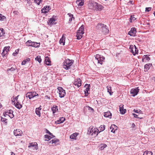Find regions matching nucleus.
<instances>
[{"instance_id":"1","label":"nucleus","mask_w":155,"mask_h":155,"mask_svg":"<svg viewBox=\"0 0 155 155\" xmlns=\"http://www.w3.org/2000/svg\"><path fill=\"white\" fill-rule=\"evenodd\" d=\"M89 7L90 8L96 11H101L104 8L103 6L101 5L94 2L90 4Z\"/></svg>"},{"instance_id":"2","label":"nucleus","mask_w":155,"mask_h":155,"mask_svg":"<svg viewBox=\"0 0 155 155\" xmlns=\"http://www.w3.org/2000/svg\"><path fill=\"white\" fill-rule=\"evenodd\" d=\"M96 28L97 29L101 31L105 34L108 33L109 31L106 25L100 23L97 24L96 26Z\"/></svg>"},{"instance_id":"3","label":"nucleus","mask_w":155,"mask_h":155,"mask_svg":"<svg viewBox=\"0 0 155 155\" xmlns=\"http://www.w3.org/2000/svg\"><path fill=\"white\" fill-rule=\"evenodd\" d=\"M96 28L97 29L101 31L105 34L108 33L109 31L106 25L100 23L97 24L96 26Z\"/></svg>"},{"instance_id":"4","label":"nucleus","mask_w":155,"mask_h":155,"mask_svg":"<svg viewBox=\"0 0 155 155\" xmlns=\"http://www.w3.org/2000/svg\"><path fill=\"white\" fill-rule=\"evenodd\" d=\"M100 133L99 130L96 128L94 127L93 126L90 127L88 129L87 134L89 135L95 137Z\"/></svg>"},{"instance_id":"5","label":"nucleus","mask_w":155,"mask_h":155,"mask_svg":"<svg viewBox=\"0 0 155 155\" xmlns=\"http://www.w3.org/2000/svg\"><path fill=\"white\" fill-rule=\"evenodd\" d=\"M73 62V60H70L69 59H66L63 63V68L66 70H68L70 68V67L72 65Z\"/></svg>"},{"instance_id":"6","label":"nucleus","mask_w":155,"mask_h":155,"mask_svg":"<svg viewBox=\"0 0 155 155\" xmlns=\"http://www.w3.org/2000/svg\"><path fill=\"white\" fill-rule=\"evenodd\" d=\"M13 111L12 110H9L5 111L3 112V116L7 118L10 117L11 119L13 118L14 117V115L13 114Z\"/></svg>"},{"instance_id":"7","label":"nucleus","mask_w":155,"mask_h":155,"mask_svg":"<svg viewBox=\"0 0 155 155\" xmlns=\"http://www.w3.org/2000/svg\"><path fill=\"white\" fill-rule=\"evenodd\" d=\"M129 48L130 50V51L134 55L138 53V50L135 45H130Z\"/></svg>"},{"instance_id":"8","label":"nucleus","mask_w":155,"mask_h":155,"mask_svg":"<svg viewBox=\"0 0 155 155\" xmlns=\"http://www.w3.org/2000/svg\"><path fill=\"white\" fill-rule=\"evenodd\" d=\"M38 96V94L36 92H28L26 94V97L29 98L30 99Z\"/></svg>"},{"instance_id":"9","label":"nucleus","mask_w":155,"mask_h":155,"mask_svg":"<svg viewBox=\"0 0 155 155\" xmlns=\"http://www.w3.org/2000/svg\"><path fill=\"white\" fill-rule=\"evenodd\" d=\"M58 90L59 91V94L60 97L61 98L64 97L66 94L65 91L63 89V88L61 87H58Z\"/></svg>"},{"instance_id":"10","label":"nucleus","mask_w":155,"mask_h":155,"mask_svg":"<svg viewBox=\"0 0 155 155\" xmlns=\"http://www.w3.org/2000/svg\"><path fill=\"white\" fill-rule=\"evenodd\" d=\"M56 17V16H53L51 18H50L48 21V25H51L55 24L56 23L55 22L57 20L55 18Z\"/></svg>"},{"instance_id":"11","label":"nucleus","mask_w":155,"mask_h":155,"mask_svg":"<svg viewBox=\"0 0 155 155\" xmlns=\"http://www.w3.org/2000/svg\"><path fill=\"white\" fill-rule=\"evenodd\" d=\"M139 91V89L138 87L133 88L130 90V94H132V96H135L137 95Z\"/></svg>"},{"instance_id":"12","label":"nucleus","mask_w":155,"mask_h":155,"mask_svg":"<svg viewBox=\"0 0 155 155\" xmlns=\"http://www.w3.org/2000/svg\"><path fill=\"white\" fill-rule=\"evenodd\" d=\"M90 84H85L84 87L85 88V89L84 90V94L86 96H87L89 94L88 92L90 89Z\"/></svg>"},{"instance_id":"13","label":"nucleus","mask_w":155,"mask_h":155,"mask_svg":"<svg viewBox=\"0 0 155 155\" xmlns=\"http://www.w3.org/2000/svg\"><path fill=\"white\" fill-rule=\"evenodd\" d=\"M31 147H34V149L36 150H37L38 149V144L36 142H32L30 143L29 146H28V147L30 148Z\"/></svg>"},{"instance_id":"14","label":"nucleus","mask_w":155,"mask_h":155,"mask_svg":"<svg viewBox=\"0 0 155 155\" xmlns=\"http://www.w3.org/2000/svg\"><path fill=\"white\" fill-rule=\"evenodd\" d=\"M74 84L78 87L81 86V80L80 79H77L75 80L74 83Z\"/></svg>"},{"instance_id":"15","label":"nucleus","mask_w":155,"mask_h":155,"mask_svg":"<svg viewBox=\"0 0 155 155\" xmlns=\"http://www.w3.org/2000/svg\"><path fill=\"white\" fill-rule=\"evenodd\" d=\"M10 48V46L5 47L3 50V52L2 53V56H5L9 51Z\"/></svg>"},{"instance_id":"16","label":"nucleus","mask_w":155,"mask_h":155,"mask_svg":"<svg viewBox=\"0 0 155 155\" xmlns=\"http://www.w3.org/2000/svg\"><path fill=\"white\" fill-rule=\"evenodd\" d=\"M124 105L121 104L119 106V110L120 113L122 114H125L126 112V110L124 109Z\"/></svg>"},{"instance_id":"17","label":"nucleus","mask_w":155,"mask_h":155,"mask_svg":"<svg viewBox=\"0 0 155 155\" xmlns=\"http://www.w3.org/2000/svg\"><path fill=\"white\" fill-rule=\"evenodd\" d=\"M22 133V131L20 129L14 130V134L16 136H21Z\"/></svg>"},{"instance_id":"18","label":"nucleus","mask_w":155,"mask_h":155,"mask_svg":"<svg viewBox=\"0 0 155 155\" xmlns=\"http://www.w3.org/2000/svg\"><path fill=\"white\" fill-rule=\"evenodd\" d=\"M150 60V58L149 57L148 55H144L142 59V62H147Z\"/></svg>"},{"instance_id":"19","label":"nucleus","mask_w":155,"mask_h":155,"mask_svg":"<svg viewBox=\"0 0 155 155\" xmlns=\"http://www.w3.org/2000/svg\"><path fill=\"white\" fill-rule=\"evenodd\" d=\"M136 29L135 28H131V30L128 32V34L130 36H134L136 33Z\"/></svg>"},{"instance_id":"20","label":"nucleus","mask_w":155,"mask_h":155,"mask_svg":"<svg viewBox=\"0 0 155 155\" xmlns=\"http://www.w3.org/2000/svg\"><path fill=\"white\" fill-rule=\"evenodd\" d=\"M65 120V118L63 117L60 118V119L55 121V123L56 124H60L63 123Z\"/></svg>"},{"instance_id":"21","label":"nucleus","mask_w":155,"mask_h":155,"mask_svg":"<svg viewBox=\"0 0 155 155\" xmlns=\"http://www.w3.org/2000/svg\"><path fill=\"white\" fill-rule=\"evenodd\" d=\"M50 6H47L46 7H44V8L41 9V11L42 12L46 13L48 12L50 10Z\"/></svg>"},{"instance_id":"22","label":"nucleus","mask_w":155,"mask_h":155,"mask_svg":"<svg viewBox=\"0 0 155 155\" xmlns=\"http://www.w3.org/2000/svg\"><path fill=\"white\" fill-rule=\"evenodd\" d=\"M152 64L151 63H148L146 64L144 66V71H147L149 69L150 67L152 66Z\"/></svg>"},{"instance_id":"23","label":"nucleus","mask_w":155,"mask_h":155,"mask_svg":"<svg viewBox=\"0 0 155 155\" xmlns=\"http://www.w3.org/2000/svg\"><path fill=\"white\" fill-rule=\"evenodd\" d=\"M84 25H82L79 28L77 32L83 34L84 33Z\"/></svg>"},{"instance_id":"24","label":"nucleus","mask_w":155,"mask_h":155,"mask_svg":"<svg viewBox=\"0 0 155 155\" xmlns=\"http://www.w3.org/2000/svg\"><path fill=\"white\" fill-rule=\"evenodd\" d=\"M51 110L53 114L55 113L58 110V106L56 105H54L51 108Z\"/></svg>"},{"instance_id":"25","label":"nucleus","mask_w":155,"mask_h":155,"mask_svg":"<svg viewBox=\"0 0 155 155\" xmlns=\"http://www.w3.org/2000/svg\"><path fill=\"white\" fill-rule=\"evenodd\" d=\"M84 0H77L76 3L78 6H82L84 5Z\"/></svg>"},{"instance_id":"26","label":"nucleus","mask_w":155,"mask_h":155,"mask_svg":"<svg viewBox=\"0 0 155 155\" xmlns=\"http://www.w3.org/2000/svg\"><path fill=\"white\" fill-rule=\"evenodd\" d=\"M45 62L46 64L47 65L49 66L51 65V61L48 57H47L45 58Z\"/></svg>"},{"instance_id":"27","label":"nucleus","mask_w":155,"mask_h":155,"mask_svg":"<svg viewBox=\"0 0 155 155\" xmlns=\"http://www.w3.org/2000/svg\"><path fill=\"white\" fill-rule=\"evenodd\" d=\"M104 116L105 117H108L111 118V114L109 112H107L104 113Z\"/></svg>"},{"instance_id":"28","label":"nucleus","mask_w":155,"mask_h":155,"mask_svg":"<svg viewBox=\"0 0 155 155\" xmlns=\"http://www.w3.org/2000/svg\"><path fill=\"white\" fill-rule=\"evenodd\" d=\"M105 59L104 57L101 56L99 58L97 59V62L98 63L102 64V61Z\"/></svg>"},{"instance_id":"29","label":"nucleus","mask_w":155,"mask_h":155,"mask_svg":"<svg viewBox=\"0 0 155 155\" xmlns=\"http://www.w3.org/2000/svg\"><path fill=\"white\" fill-rule=\"evenodd\" d=\"M14 104L15 107L18 109H20L22 107V105L18 102L15 104L14 103Z\"/></svg>"},{"instance_id":"30","label":"nucleus","mask_w":155,"mask_h":155,"mask_svg":"<svg viewBox=\"0 0 155 155\" xmlns=\"http://www.w3.org/2000/svg\"><path fill=\"white\" fill-rule=\"evenodd\" d=\"M34 42H32L30 40H28L25 43L27 46H32Z\"/></svg>"},{"instance_id":"31","label":"nucleus","mask_w":155,"mask_h":155,"mask_svg":"<svg viewBox=\"0 0 155 155\" xmlns=\"http://www.w3.org/2000/svg\"><path fill=\"white\" fill-rule=\"evenodd\" d=\"M30 61V58H27L26 59L24 60L21 63V64L22 65H24L28 63Z\"/></svg>"},{"instance_id":"32","label":"nucleus","mask_w":155,"mask_h":155,"mask_svg":"<svg viewBox=\"0 0 155 155\" xmlns=\"http://www.w3.org/2000/svg\"><path fill=\"white\" fill-rule=\"evenodd\" d=\"M1 120L4 123V124L5 125H7L8 123H7V119L3 117H1Z\"/></svg>"},{"instance_id":"33","label":"nucleus","mask_w":155,"mask_h":155,"mask_svg":"<svg viewBox=\"0 0 155 155\" xmlns=\"http://www.w3.org/2000/svg\"><path fill=\"white\" fill-rule=\"evenodd\" d=\"M59 142V140L55 138H54L50 142V143L52 144L54 143L55 144H57V143Z\"/></svg>"},{"instance_id":"34","label":"nucleus","mask_w":155,"mask_h":155,"mask_svg":"<svg viewBox=\"0 0 155 155\" xmlns=\"http://www.w3.org/2000/svg\"><path fill=\"white\" fill-rule=\"evenodd\" d=\"M116 125L114 124H112L110 127V129L111 130V132L114 133L115 132L116 130H114V128H115Z\"/></svg>"},{"instance_id":"35","label":"nucleus","mask_w":155,"mask_h":155,"mask_svg":"<svg viewBox=\"0 0 155 155\" xmlns=\"http://www.w3.org/2000/svg\"><path fill=\"white\" fill-rule=\"evenodd\" d=\"M65 38H64L62 37L60 39L59 41V43L61 44L64 45L65 44Z\"/></svg>"},{"instance_id":"36","label":"nucleus","mask_w":155,"mask_h":155,"mask_svg":"<svg viewBox=\"0 0 155 155\" xmlns=\"http://www.w3.org/2000/svg\"><path fill=\"white\" fill-rule=\"evenodd\" d=\"M153 153L151 151L148 150L145 151L143 153V155H152Z\"/></svg>"},{"instance_id":"37","label":"nucleus","mask_w":155,"mask_h":155,"mask_svg":"<svg viewBox=\"0 0 155 155\" xmlns=\"http://www.w3.org/2000/svg\"><path fill=\"white\" fill-rule=\"evenodd\" d=\"M78 136V134L77 133H74L71 135L70 136V138L71 139H75V138Z\"/></svg>"},{"instance_id":"38","label":"nucleus","mask_w":155,"mask_h":155,"mask_svg":"<svg viewBox=\"0 0 155 155\" xmlns=\"http://www.w3.org/2000/svg\"><path fill=\"white\" fill-rule=\"evenodd\" d=\"M40 43L35 42H34L32 47L37 48L40 46Z\"/></svg>"},{"instance_id":"39","label":"nucleus","mask_w":155,"mask_h":155,"mask_svg":"<svg viewBox=\"0 0 155 155\" xmlns=\"http://www.w3.org/2000/svg\"><path fill=\"white\" fill-rule=\"evenodd\" d=\"M136 19V18L135 17L134 15H131L130 16V22H133L134 21H135Z\"/></svg>"},{"instance_id":"40","label":"nucleus","mask_w":155,"mask_h":155,"mask_svg":"<svg viewBox=\"0 0 155 155\" xmlns=\"http://www.w3.org/2000/svg\"><path fill=\"white\" fill-rule=\"evenodd\" d=\"M68 14L70 17L69 19V22H71L72 21V18L74 19V18L73 17V15L71 13H68Z\"/></svg>"},{"instance_id":"41","label":"nucleus","mask_w":155,"mask_h":155,"mask_svg":"<svg viewBox=\"0 0 155 155\" xmlns=\"http://www.w3.org/2000/svg\"><path fill=\"white\" fill-rule=\"evenodd\" d=\"M35 60L38 61L39 63L41 62V56L38 55L35 58Z\"/></svg>"},{"instance_id":"42","label":"nucleus","mask_w":155,"mask_h":155,"mask_svg":"<svg viewBox=\"0 0 155 155\" xmlns=\"http://www.w3.org/2000/svg\"><path fill=\"white\" fill-rule=\"evenodd\" d=\"M81 34L77 32L76 36L77 37V39L78 40L80 39L82 37V35Z\"/></svg>"},{"instance_id":"43","label":"nucleus","mask_w":155,"mask_h":155,"mask_svg":"<svg viewBox=\"0 0 155 155\" xmlns=\"http://www.w3.org/2000/svg\"><path fill=\"white\" fill-rule=\"evenodd\" d=\"M99 129V131L100 130V132L102 131L105 129V126L104 125H101Z\"/></svg>"},{"instance_id":"44","label":"nucleus","mask_w":155,"mask_h":155,"mask_svg":"<svg viewBox=\"0 0 155 155\" xmlns=\"http://www.w3.org/2000/svg\"><path fill=\"white\" fill-rule=\"evenodd\" d=\"M107 145L105 144H102L101 145L100 147V149L101 150H103L104 148L107 147Z\"/></svg>"},{"instance_id":"45","label":"nucleus","mask_w":155,"mask_h":155,"mask_svg":"<svg viewBox=\"0 0 155 155\" xmlns=\"http://www.w3.org/2000/svg\"><path fill=\"white\" fill-rule=\"evenodd\" d=\"M6 18L5 16L3 15L2 14H0V21H3Z\"/></svg>"},{"instance_id":"46","label":"nucleus","mask_w":155,"mask_h":155,"mask_svg":"<svg viewBox=\"0 0 155 155\" xmlns=\"http://www.w3.org/2000/svg\"><path fill=\"white\" fill-rule=\"evenodd\" d=\"M45 137L46 139V140L48 141L50 140L51 139L52 137L53 138V137H51L47 134L45 135Z\"/></svg>"},{"instance_id":"47","label":"nucleus","mask_w":155,"mask_h":155,"mask_svg":"<svg viewBox=\"0 0 155 155\" xmlns=\"http://www.w3.org/2000/svg\"><path fill=\"white\" fill-rule=\"evenodd\" d=\"M5 34L3 28H0V37L2 36Z\"/></svg>"},{"instance_id":"48","label":"nucleus","mask_w":155,"mask_h":155,"mask_svg":"<svg viewBox=\"0 0 155 155\" xmlns=\"http://www.w3.org/2000/svg\"><path fill=\"white\" fill-rule=\"evenodd\" d=\"M35 113L39 117L41 116V113L40 110L36 109Z\"/></svg>"},{"instance_id":"49","label":"nucleus","mask_w":155,"mask_h":155,"mask_svg":"<svg viewBox=\"0 0 155 155\" xmlns=\"http://www.w3.org/2000/svg\"><path fill=\"white\" fill-rule=\"evenodd\" d=\"M19 51V49H17L15 50V52L13 53V55L14 56H16V55L18 53Z\"/></svg>"},{"instance_id":"50","label":"nucleus","mask_w":155,"mask_h":155,"mask_svg":"<svg viewBox=\"0 0 155 155\" xmlns=\"http://www.w3.org/2000/svg\"><path fill=\"white\" fill-rule=\"evenodd\" d=\"M41 0H34V2L38 5H39Z\"/></svg>"},{"instance_id":"51","label":"nucleus","mask_w":155,"mask_h":155,"mask_svg":"<svg viewBox=\"0 0 155 155\" xmlns=\"http://www.w3.org/2000/svg\"><path fill=\"white\" fill-rule=\"evenodd\" d=\"M101 56H102L101 55L99 54H97L95 56V58L97 60L98 58H100Z\"/></svg>"},{"instance_id":"52","label":"nucleus","mask_w":155,"mask_h":155,"mask_svg":"<svg viewBox=\"0 0 155 155\" xmlns=\"http://www.w3.org/2000/svg\"><path fill=\"white\" fill-rule=\"evenodd\" d=\"M15 70V69L12 67L10 68H8L7 70L8 71H13Z\"/></svg>"},{"instance_id":"53","label":"nucleus","mask_w":155,"mask_h":155,"mask_svg":"<svg viewBox=\"0 0 155 155\" xmlns=\"http://www.w3.org/2000/svg\"><path fill=\"white\" fill-rule=\"evenodd\" d=\"M151 7H147L146 8V11L147 12H149L151 10Z\"/></svg>"},{"instance_id":"54","label":"nucleus","mask_w":155,"mask_h":155,"mask_svg":"<svg viewBox=\"0 0 155 155\" xmlns=\"http://www.w3.org/2000/svg\"><path fill=\"white\" fill-rule=\"evenodd\" d=\"M107 87V91L110 93V95H112V94L111 93V91L110 90L111 87H109V88H110V89H109V88L108 87Z\"/></svg>"},{"instance_id":"55","label":"nucleus","mask_w":155,"mask_h":155,"mask_svg":"<svg viewBox=\"0 0 155 155\" xmlns=\"http://www.w3.org/2000/svg\"><path fill=\"white\" fill-rule=\"evenodd\" d=\"M133 115L134 116V117L136 118H140V119L142 118V117H138V115L134 113H133Z\"/></svg>"},{"instance_id":"56","label":"nucleus","mask_w":155,"mask_h":155,"mask_svg":"<svg viewBox=\"0 0 155 155\" xmlns=\"http://www.w3.org/2000/svg\"><path fill=\"white\" fill-rule=\"evenodd\" d=\"M46 133L49 134L51 136H53V137H54V136L52 135V134L48 130H46Z\"/></svg>"},{"instance_id":"57","label":"nucleus","mask_w":155,"mask_h":155,"mask_svg":"<svg viewBox=\"0 0 155 155\" xmlns=\"http://www.w3.org/2000/svg\"><path fill=\"white\" fill-rule=\"evenodd\" d=\"M134 112H135V113H138L139 112H140V110H135V109L134 110Z\"/></svg>"},{"instance_id":"58","label":"nucleus","mask_w":155,"mask_h":155,"mask_svg":"<svg viewBox=\"0 0 155 155\" xmlns=\"http://www.w3.org/2000/svg\"><path fill=\"white\" fill-rule=\"evenodd\" d=\"M36 109L39 110L40 111V110H41V106H40V107H39L38 108H36Z\"/></svg>"},{"instance_id":"59","label":"nucleus","mask_w":155,"mask_h":155,"mask_svg":"<svg viewBox=\"0 0 155 155\" xmlns=\"http://www.w3.org/2000/svg\"><path fill=\"white\" fill-rule=\"evenodd\" d=\"M88 107H89V109H90L91 110H92V111L94 110L93 109V108H92V107H90L89 106H88Z\"/></svg>"},{"instance_id":"60","label":"nucleus","mask_w":155,"mask_h":155,"mask_svg":"<svg viewBox=\"0 0 155 155\" xmlns=\"http://www.w3.org/2000/svg\"><path fill=\"white\" fill-rule=\"evenodd\" d=\"M18 96L17 97H15V100H16V101H17V99H18ZM15 100L14 101H15Z\"/></svg>"},{"instance_id":"61","label":"nucleus","mask_w":155,"mask_h":155,"mask_svg":"<svg viewBox=\"0 0 155 155\" xmlns=\"http://www.w3.org/2000/svg\"><path fill=\"white\" fill-rule=\"evenodd\" d=\"M11 155H15V154L13 152H11Z\"/></svg>"},{"instance_id":"62","label":"nucleus","mask_w":155,"mask_h":155,"mask_svg":"<svg viewBox=\"0 0 155 155\" xmlns=\"http://www.w3.org/2000/svg\"><path fill=\"white\" fill-rule=\"evenodd\" d=\"M2 107V105L0 103V108H1Z\"/></svg>"},{"instance_id":"63","label":"nucleus","mask_w":155,"mask_h":155,"mask_svg":"<svg viewBox=\"0 0 155 155\" xmlns=\"http://www.w3.org/2000/svg\"><path fill=\"white\" fill-rule=\"evenodd\" d=\"M153 14H154V15L155 16V12H154Z\"/></svg>"},{"instance_id":"64","label":"nucleus","mask_w":155,"mask_h":155,"mask_svg":"<svg viewBox=\"0 0 155 155\" xmlns=\"http://www.w3.org/2000/svg\"><path fill=\"white\" fill-rule=\"evenodd\" d=\"M154 131H155V128H154Z\"/></svg>"}]
</instances>
